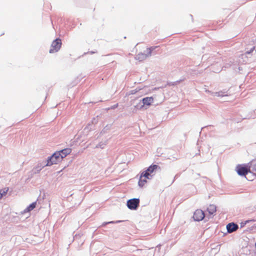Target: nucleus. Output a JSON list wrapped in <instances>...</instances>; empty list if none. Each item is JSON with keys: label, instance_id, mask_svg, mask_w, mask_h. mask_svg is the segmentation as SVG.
Segmentation results:
<instances>
[{"label": "nucleus", "instance_id": "nucleus-5", "mask_svg": "<svg viewBox=\"0 0 256 256\" xmlns=\"http://www.w3.org/2000/svg\"><path fill=\"white\" fill-rule=\"evenodd\" d=\"M140 203V200L138 198H133L127 202L128 207L130 210H136Z\"/></svg>", "mask_w": 256, "mask_h": 256}, {"label": "nucleus", "instance_id": "nucleus-15", "mask_svg": "<svg viewBox=\"0 0 256 256\" xmlns=\"http://www.w3.org/2000/svg\"><path fill=\"white\" fill-rule=\"evenodd\" d=\"M250 167L252 168V170L256 172V160L252 162L251 164Z\"/></svg>", "mask_w": 256, "mask_h": 256}, {"label": "nucleus", "instance_id": "nucleus-7", "mask_svg": "<svg viewBox=\"0 0 256 256\" xmlns=\"http://www.w3.org/2000/svg\"><path fill=\"white\" fill-rule=\"evenodd\" d=\"M238 226L233 222L230 223L226 226L228 232L229 233L232 232L238 229Z\"/></svg>", "mask_w": 256, "mask_h": 256}, {"label": "nucleus", "instance_id": "nucleus-10", "mask_svg": "<svg viewBox=\"0 0 256 256\" xmlns=\"http://www.w3.org/2000/svg\"><path fill=\"white\" fill-rule=\"evenodd\" d=\"M154 98L152 97H146L142 99V102L144 104L150 106L153 102Z\"/></svg>", "mask_w": 256, "mask_h": 256}, {"label": "nucleus", "instance_id": "nucleus-19", "mask_svg": "<svg viewBox=\"0 0 256 256\" xmlns=\"http://www.w3.org/2000/svg\"><path fill=\"white\" fill-rule=\"evenodd\" d=\"M221 96H228V95H227V94H222V95H221Z\"/></svg>", "mask_w": 256, "mask_h": 256}, {"label": "nucleus", "instance_id": "nucleus-11", "mask_svg": "<svg viewBox=\"0 0 256 256\" xmlns=\"http://www.w3.org/2000/svg\"><path fill=\"white\" fill-rule=\"evenodd\" d=\"M207 211L210 214H214L216 211V206L210 204L207 208Z\"/></svg>", "mask_w": 256, "mask_h": 256}, {"label": "nucleus", "instance_id": "nucleus-4", "mask_svg": "<svg viewBox=\"0 0 256 256\" xmlns=\"http://www.w3.org/2000/svg\"><path fill=\"white\" fill-rule=\"evenodd\" d=\"M151 177L149 176V174L147 172H143L142 173L138 181V185L140 187L144 186L147 182V180L150 179Z\"/></svg>", "mask_w": 256, "mask_h": 256}, {"label": "nucleus", "instance_id": "nucleus-18", "mask_svg": "<svg viewBox=\"0 0 256 256\" xmlns=\"http://www.w3.org/2000/svg\"><path fill=\"white\" fill-rule=\"evenodd\" d=\"M148 50H149V54H150L152 50H150V48H149Z\"/></svg>", "mask_w": 256, "mask_h": 256}, {"label": "nucleus", "instance_id": "nucleus-14", "mask_svg": "<svg viewBox=\"0 0 256 256\" xmlns=\"http://www.w3.org/2000/svg\"><path fill=\"white\" fill-rule=\"evenodd\" d=\"M36 202H33L31 204L26 208L28 212H30L36 208Z\"/></svg>", "mask_w": 256, "mask_h": 256}, {"label": "nucleus", "instance_id": "nucleus-3", "mask_svg": "<svg viewBox=\"0 0 256 256\" xmlns=\"http://www.w3.org/2000/svg\"><path fill=\"white\" fill-rule=\"evenodd\" d=\"M236 170L238 175L246 176L250 172V168L243 164H238Z\"/></svg>", "mask_w": 256, "mask_h": 256}, {"label": "nucleus", "instance_id": "nucleus-8", "mask_svg": "<svg viewBox=\"0 0 256 256\" xmlns=\"http://www.w3.org/2000/svg\"><path fill=\"white\" fill-rule=\"evenodd\" d=\"M58 152L60 153V156L62 157V160L64 158H65L72 152V149L70 148H66L58 151Z\"/></svg>", "mask_w": 256, "mask_h": 256}, {"label": "nucleus", "instance_id": "nucleus-6", "mask_svg": "<svg viewBox=\"0 0 256 256\" xmlns=\"http://www.w3.org/2000/svg\"><path fill=\"white\" fill-rule=\"evenodd\" d=\"M204 213L201 210H196L194 214L193 218L196 221L202 220L204 218Z\"/></svg>", "mask_w": 256, "mask_h": 256}, {"label": "nucleus", "instance_id": "nucleus-17", "mask_svg": "<svg viewBox=\"0 0 256 256\" xmlns=\"http://www.w3.org/2000/svg\"><path fill=\"white\" fill-rule=\"evenodd\" d=\"M112 223H114V222L112 221V222H106L104 224V225L106 224H112Z\"/></svg>", "mask_w": 256, "mask_h": 256}, {"label": "nucleus", "instance_id": "nucleus-13", "mask_svg": "<svg viewBox=\"0 0 256 256\" xmlns=\"http://www.w3.org/2000/svg\"><path fill=\"white\" fill-rule=\"evenodd\" d=\"M9 190L8 188H5L0 190V200L2 198L3 196L6 195Z\"/></svg>", "mask_w": 256, "mask_h": 256}, {"label": "nucleus", "instance_id": "nucleus-16", "mask_svg": "<svg viewBox=\"0 0 256 256\" xmlns=\"http://www.w3.org/2000/svg\"><path fill=\"white\" fill-rule=\"evenodd\" d=\"M255 49V46H253L250 50V51H247L246 52V54H250V53H252Z\"/></svg>", "mask_w": 256, "mask_h": 256}, {"label": "nucleus", "instance_id": "nucleus-12", "mask_svg": "<svg viewBox=\"0 0 256 256\" xmlns=\"http://www.w3.org/2000/svg\"><path fill=\"white\" fill-rule=\"evenodd\" d=\"M146 54L142 53H140L136 55V58L140 61H142L146 59Z\"/></svg>", "mask_w": 256, "mask_h": 256}, {"label": "nucleus", "instance_id": "nucleus-2", "mask_svg": "<svg viewBox=\"0 0 256 256\" xmlns=\"http://www.w3.org/2000/svg\"><path fill=\"white\" fill-rule=\"evenodd\" d=\"M61 46V40L60 38L56 39L52 43L51 47L49 51L50 53H54L58 52Z\"/></svg>", "mask_w": 256, "mask_h": 256}, {"label": "nucleus", "instance_id": "nucleus-1", "mask_svg": "<svg viewBox=\"0 0 256 256\" xmlns=\"http://www.w3.org/2000/svg\"><path fill=\"white\" fill-rule=\"evenodd\" d=\"M62 160V157L60 156V153L58 152H56L48 160L46 166H50L52 164H57Z\"/></svg>", "mask_w": 256, "mask_h": 256}, {"label": "nucleus", "instance_id": "nucleus-9", "mask_svg": "<svg viewBox=\"0 0 256 256\" xmlns=\"http://www.w3.org/2000/svg\"><path fill=\"white\" fill-rule=\"evenodd\" d=\"M158 166L156 164H152L144 172H147L148 174H149V176L150 177H152L151 174L156 170H157L158 168Z\"/></svg>", "mask_w": 256, "mask_h": 256}]
</instances>
